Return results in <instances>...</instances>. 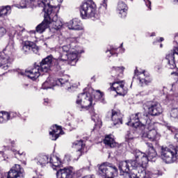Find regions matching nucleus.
<instances>
[{
	"label": "nucleus",
	"mask_w": 178,
	"mask_h": 178,
	"mask_svg": "<svg viewBox=\"0 0 178 178\" xmlns=\"http://www.w3.org/2000/svg\"><path fill=\"white\" fill-rule=\"evenodd\" d=\"M83 52L84 51L80 49V47L76 45V42H71L68 45L60 47V56L58 59L54 58L52 55L47 56L42 60L40 65H36L29 71H19L18 74L21 76H26L31 80H37L42 73H48L51 66H54V69L57 72L62 70V67L60 66L62 60H67L70 66H76V63L79 60V54H83Z\"/></svg>",
	"instance_id": "f257e3e1"
},
{
	"label": "nucleus",
	"mask_w": 178,
	"mask_h": 178,
	"mask_svg": "<svg viewBox=\"0 0 178 178\" xmlns=\"http://www.w3.org/2000/svg\"><path fill=\"white\" fill-rule=\"evenodd\" d=\"M147 150L146 153L147 155L138 150L135 149L134 151V155L136 158L135 160H128L124 161H120L118 164V169L120 170V176H124L125 175H129V172L131 170L130 169H143L144 168H147L148 162L151 161L152 162H155L156 161V151L154 148L152 143H146Z\"/></svg>",
	"instance_id": "f03ea898"
},
{
	"label": "nucleus",
	"mask_w": 178,
	"mask_h": 178,
	"mask_svg": "<svg viewBox=\"0 0 178 178\" xmlns=\"http://www.w3.org/2000/svg\"><path fill=\"white\" fill-rule=\"evenodd\" d=\"M38 6L43 8L42 11L47 15V19L50 22V30H60L63 22L58 17L59 8L51 5V0H38Z\"/></svg>",
	"instance_id": "7ed1b4c3"
},
{
	"label": "nucleus",
	"mask_w": 178,
	"mask_h": 178,
	"mask_svg": "<svg viewBox=\"0 0 178 178\" xmlns=\"http://www.w3.org/2000/svg\"><path fill=\"white\" fill-rule=\"evenodd\" d=\"M143 123H145V129L147 131H153V130H156V123L154 121H151L148 117V114L138 113L136 114H133L130 117V121L127 122V126H131L132 127H140L143 126Z\"/></svg>",
	"instance_id": "20e7f679"
},
{
	"label": "nucleus",
	"mask_w": 178,
	"mask_h": 178,
	"mask_svg": "<svg viewBox=\"0 0 178 178\" xmlns=\"http://www.w3.org/2000/svg\"><path fill=\"white\" fill-rule=\"evenodd\" d=\"M27 34H29V32L20 26H16L15 30L11 32V35L15 37L17 40L22 41V51L26 54L31 52V44H33V42L27 40Z\"/></svg>",
	"instance_id": "39448f33"
},
{
	"label": "nucleus",
	"mask_w": 178,
	"mask_h": 178,
	"mask_svg": "<svg viewBox=\"0 0 178 178\" xmlns=\"http://www.w3.org/2000/svg\"><path fill=\"white\" fill-rule=\"evenodd\" d=\"M55 86L65 87L68 91L74 88V86L72 83L69 82V79L67 77L63 76L60 79H54L51 76H49L44 83H42V88H43V90H48L49 88H52V87H55Z\"/></svg>",
	"instance_id": "423d86ee"
},
{
	"label": "nucleus",
	"mask_w": 178,
	"mask_h": 178,
	"mask_svg": "<svg viewBox=\"0 0 178 178\" xmlns=\"http://www.w3.org/2000/svg\"><path fill=\"white\" fill-rule=\"evenodd\" d=\"M80 13L82 19L95 17L97 4L92 0H88L80 6Z\"/></svg>",
	"instance_id": "0eeeda50"
},
{
	"label": "nucleus",
	"mask_w": 178,
	"mask_h": 178,
	"mask_svg": "<svg viewBox=\"0 0 178 178\" xmlns=\"http://www.w3.org/2000/svg\"><path fill=\"white\" fill-rule=\"evenodd\" d=\"M98 172L102 178H115L118 176V168L108 163H103L99 166Z\"/></svg>",
	"instance_id": "6e6552de"
},
{
	"label": "nucleus",
	"mask_w": 178,
	"mask_h": 178,
	"mask_svg": "<svg viewBox=\"0 0 178 178\" xmlns=\"http://www.w3.org/2000/svg\"><path fill=\"white\" fill-rule=\"evenodd\" d=\"M76 102L81 111L83 109L88 111L92 105V97L90 93L83 92L78 95V99Z\"/></svg>",
	"instance_id": "1a4fd4ad"
},
{
	"label": "nucleus",
	"mask_w": 178,
	"mask_h": 178,
	"mask_svg": "<svg viewBox=\"0 0 178 178\" xmlns=\"http://www.w3.org/2000/svg\"><path fill=\"white\" fill-rule=\"evenodd\" d=\"M134 170H138V174L134 172L129 170L128 174H125L124 177L129 178H152V175L151 172L145 170L147 168H133Z\"/></svg>",
	"instance_id": "9d476101"
},
{
	"label": "nucleus",
	"mask_w": 178,
	"mask_h": 178,
	"mask_svg": "<svg viewBox=\"0 0 178 178\" xmlns=\"http://www.w3.org/2000/svg\"><path fill=\"white\" fill-rule=\"evenodd\" d=\"M135 74L138 76V80L139 81V86L140 87H144L145 86H149L152 82V79L149 77V74L143 71V72H138V70H135Z\"/></svg>",
	"instance_id": "9b49d317"
},
{
	"label": "nucleus",
	"mask_w": 178,
	"mask_h": 178,
	"mask_svg": "<svg viewBox=\"0 0 178 178\" xmlns=\"http://www.w3.org/2000/svg\"><path fill=\"white\" fill-rule=\"evenodd\" d=\"M148 113L152 116H158L162 113V106L158 102H147Z\"/></svg>",
	"instance_id": "f8f14e48"
},
{
	"label": "nucleus",
	"mask_w": 178,
	"mask_h": 178,
	"mask_svg": "<svg viewBox=\"0 0 178 178\" xmlns=\"http://www.w3.org/2000/svg\"><path fill=\"white\" fill-rule=\"evenodd\" d=\"M10 57L6 54V50L0 51V68L8 70L10 67Z\"/></svg>",
	"instance_id": "ddd939ff"
},
{
	"label": "nucleus",
	"mask_w": 178,
	"mask_h": 178,
	"mask_svg": "<svg viewBox=\"0 0 178 178\" xmlns=\"http://www.w3.org/2000/svg\"><path fill=\"white\" fill-rule=\"evenodd\" d=\"M111 90L115 91L118 95L124 96L127 94V88L124 87L123 82L117 81L112 83Z\"/></svg>",
	"instance_id": "4468645a"
},
{
	"label": "nucleus",
	"mask_w": 178,
	"mask_h": 178,
	"mask_svg": "<svg viewBox=\"0 0 178 178\" xmlns=\"http://www.w3.org/2000/svg\"><path fill=\"white\" fill-rule=\"evenodd\" d=\"M57 178H76V173L73 168H63L57 170Z\"/></svg>",
	"instance_id": "2eb2a0df"
},
{
	"label": "nucleus",
	"mask_w": 178,
	"mask_h": 178,
	"mask_svg": "<svg viewBox=\"0 0 178 178\" xmlns=\"http://www.w3.org/2000/svg\"><path fill=\"white\" fill-rule=\"evenodd\" d=\"M44 20L36 26V33H38L39 34H42L47 29H50L51 27V21L48 20L47 13H44Z\"/></svg>",
	"instance_id": "dca6fc26"
},
{
	"label": "nucleus",
	"mask_w": 178,
	"mask_h": 178,
	"mask_svg": "<svg viewBox=\"0 0 178 178\" xmlns=\"http://www.w3.org/2000/svg\"><path fill=\"white\" fill-rule=\"evenodd\" d=\"M141 137L143 140L147 138L149 141H158L161 138V134L156 130L147 131L143 132Z\"/></svg>",
	"instance_id": "f3484780"
},
{
	"label": "nucleus",
	"mask_w": 178,
	"mask_h": 178,
	"mask_svg": "<svg viewBox=\"0 0 178 178\" xmlns=\"http://www.w3.org/2000/svg\"><path fill=\"white\" fill-rule=\"evenodd\" d=\"M108 114L111 116V120L114 126L116 124H122V118L123 115L121 114L120 111L112 110L111 112H108Z\"/></svg>",
	"instance_id": "a211bd4d"
},
{
	"label": "nucleus",
	"mask_w": 178,
	"mask_h": 178,
	"mask_svg": "<svg viewBox=\"0 0 178 178\" xmlns=\"http://www.w3.org/2000/svg\"><path fill=\"white\" fill-rule=\"evenodd\" d=\"M22 170L20 165H15L8 173L7 178H21Z\"/></svg>",
	"instance_id": "6ab92c4d"
},
{
	"label": "nucleus",
	"mask_w": 178,
	"mask_h": 178,
	"mask_svg": "<svg viewBox=\"0 0 178 178\" xmlns=\"http://www.w3.org/2000/svg\"><path fill=\"white\" fill-rule=\"evenodd\" d=\"M34 161L41 168H44L49 163V156L45 154H39L34 159Z\"/></svg>",
	"instance_id": "aec40b11"
},
{
	"label": "nucleus",
	"mask_w": 178,
	"mask_h": 178,
	"mask_svg": "<svg viewBox=\"0 0 178 178\" xmlns=\"http://www.w3.org/2000/svg\"><path fill=\"white\" fill-rule=\"evenodd\" d=\"M129 8L127 7V4L124 2L120 1L118 2V6H117V13L120 15V17H122V19L126 17L127 16V10Z\"/></svg>",
	"instance_id": "412c9836"
},
{
	"label": "nucleus",
	"mask_w": 178,
	"mask_h": 178,
	"mask_svg": "<svg viewBox=\"0 0 178 178\" xmlns=\"http://www.w3.org/2000/svg\"><path fill=\"white\" fill-rule=\"evenodd\" d=\"M90 114L91 115V119L95 122V127L94 130L97 129V130H99L101 129V126L102 124V122L101 121V118H99V116L98 114L95 113V111L94 108H91L90 110Z\"/></svg>",
	"instance_id": "4be33fe9"
},
{
	"label": "nucleus",
	"mask_w": 178,
	"mask_h": 178,
	"mask_svg": "<svg viewBox=\"0 0 178 178\" xmlns=\"http://www.w3.org/2000/svg\"><path fill=\"white\" fill-rule=\"evenodd\" d=\"M67 27L69 30H83V26L79 19H74L67 23Z\"/></svg>",
	"instance_id": "5701e85b"
},
{
	"label": "nucleus",
	"mask_w": 178,
	"mask_h": 178,
	"mask_svg": "<svg viewBox=\"0 0 178 178\" xmlns=\"http://www.w3.org/2000/svg\"><path fill=\"white\" fill-rule=\"evenodd\" d=\"M52 131L49 132L51 140L55 141L59 138V134H62V127L58 125H54L51 127Z\"/></svg>",
	"instance_id": "b1692460"
},
{
	"label": "nucleus",
	"mask_w": 178,
	"mask_h": 178,
	"mask_svg": "<svg viewBox=\"0 0 178 178\" xmlns=\"http://www.w3.org/2000/svg\"><path fill=\"white\" fill-rule=\"evenodd\" d=\"M35 0H21L20 3L15 4V6L18 9H26V8H34Z\"/></svg>",
	"instance_id": "393cba45"
},
{
	"label": "nucleus",
	"mask_w": 178,
	"mask_h": 178,
	"mask_svg": "<svg viewBox=\"0 0 178 178\" xmlns=\"http://www.w3.org/2000/svg\"><path fill=\"white\" fill-rule=\"evenodd\" d=\"M49 164L52 167L54 170H58L56 168H60L62 165V161H60V159L56 156H51L49 158Z\"/></svg>",
	"instance_id": "a878e982"
},
{
	"label": "nucleus",
	"mask_w": 178,
	"mask_h": 178,
	"mask_svg": "<svg viewBox=\"0 0 178 178\" xmlns=\"http://www.w3.org/2000/svg\"><path fill=\"white\" fill-rule=\"evenodd\" d=\"M73 148H76V154L79 156H81L83 155V149L86 147V145L83 143V141L81 140H76L72 143Z\"/></svg>",
	"instance_id": "bb28decb"
},
{
	"label": "nucleus",
	"mask_w": 178,
	"mask_h": 178,
	"mask_svg": "<svg viewBox=\"0 0 178 178\" xmlns=\"http://www.w3.org/2000/svg\"><path fill=\"white\" fill-rule=\"evenodd\" d=\"M14 113H8L6 111H1L0 112V123H6L8 120H10L12 119V115H13Z\"/></svg>",
	"instance_id": "cd10ccee"
},
{
	"label": "nucleus",
	"mask_w": 178,
	"mask_h": 178,
	"mask_svg": "<svg viewBox=\"0 0 178 178\" xmlns=\"http://www.w3.org/2000/svg\"><path fill=\"white\" fill-rule=\"evenodd\" d=\"M104 143L105 145L110 148H115V147H116V142H115V139L112 137V135L106 136Z\"/></svg>",
	"instance_id": "c85d7f7f"
},
{
	"label": "nucleus",
	"mask_w": 178,
	"mask_h": 178,
	"mask_svg": "<svg viewBox=\"0 0 178 178\" xmlns=\"http://www.w3.org/2000/svg\"><path fill=\"white\" fill-rule=\"evenodd\" d=\"M124 72V67H112L110 71V73L112 74L113 77H118L120 73Z\"/></svg>",
	"instance_id": "c756f323"
},
{
	"label": "nucleus",
	"mask_w": 178,
	"mask_h": 178,
	"mask_svg": "<svg viewBox=\"0 0 178 178\" xmlns=\"http://www.w3.org/2000/svg\"><path fill=\"white\" fill-rule=\"evenodd\" d=\"M10 6H6L0 8V17H5L8 13H10Z\"/></svg>",
	"instance_id": "7c9ffc66"
},
{
	"label": "nucleus",
	"mask_w": 178,
	"mask_h": 178,
	"mask_svg": "<svg viewBox=\"0 0 178 178\" xmlns=\"http://www.w3.org/2000/svg\"><path fill=\"white\" fill-rule=\"evenodd\" d=\"M171 119H178V108H172L170 112Z\"/></svg>",
	"instance_id": "2f4dec72"
},
{
	"label": "nucleus",
	"mask_w": 178,
	"mask_h": 178,
	"mask_svg": "<svg viewBox=\"0 0 178 178\" xmlns=\"http://www.w3.org/2000/svg\"><path fill=\"white\" fill-rule=\"evenodd\" d=\"M116 51H118V48L111 47V49H108L106 51V53L109 54H108V56H109V57H111L113 55H115V56H118V53L116 52Z\"/></svg>",
	"instance_id": "473e14b6"
},
{
	"label": "nucleus",
	"mask_w": 178,
	"mask_h": 178,
	"mask_svg": "<svg viewBox=\"0 0 178 178\" xmlns=\"http://www.w3.org/2000/svg\"><path fill=\"white\" fill-rule=\"evenodd\" d=\"M149 95V89L148 88H144L143 90L140 91L137 95H140V97H145V95Z\"/></svg>",
	"instance_id": "72a5a7b5"
},
{
	"label": "nucleus",
	"mask_w": 178,
	"mask_h": 178,
	"mask_svg": "<svg viewBox=\"0 0 178 178\" xmlns=\"http://www.w3.org/2000/svg\"><path fill=\"white\" fill-rule=\"evenodd\" d=\"M173 99H175V98H172V95H167L166 99L164 101V104L165 105H170L172 104V102H173Z\"/></svg>",
	"instance_id": "f704fd0d"
},
{
	"label": "nucleus",
	"mask_w": 178,
	"mask_h": 178,
	"mask_svg": "<svg viewBox=\"0 0 178 178\" xmlns=\"http://www.w3.org/2000/svg\"><path fill=\"white\" fill-rule=\"evenodd\" d=\"M33 52V54H37L38 52V47L35 44V43L32 42L31 46V52Z\"/></svg>",
	"instance_id": "c9c22d12"
},
{
	"label": "nucleus",
	"mask_w": 178,
	"mask_h": 178,
	"mask_svg": "<svg viewBox=\"0 0 178 178\" xmlns=\"http://www.w3.org/2000/svg\"><path fill=\"white\" fill-rule=\"evenodd\" d=\"M133 138H134V137L133 136V135L131 134V133L127 132V134L125 136V139H126L127 141H130V140H133Z\"/></svg>",
	"instance_id": "e433bc0d"
},
{
	"label": "nucleus",
	"mask_w": 178,
	"mask_h": 178,
	"mask_svg": "<svg viewBox=\"0 0 178 178\" xmlns=\"http://www.w3.org/2000/svg\"><path fill=\"white\" fill-rule=\"evenodd\" d=\"M6 34V29L4 27H0V37H3Z\"/></svg>",
	"instance_id": "4c0bfd02"
},
{
	"label": "nucleus",
	"mask_w": 178,
	"mask_h": 178,
	"mask_svg": "<svg viewBox=\"0 0 178 178\" xmlns=\"http://www.w3.org/2000/svg\"><path fill=\"white\" fill-rule=\"evenodd\" d=\"M11 151H12V152H13V154H15V155H17V154H18V155H26V153H25V152H20V151H16V150L14 149H12Z\"/></svg>",
	"instance_id": "58836bf2"
},
{
	"label": "nucleus",
	"mask_w": 178,
	"mask_h": 178,
	"mask_svg": "<svg viewBox=\"0 0 178 178\" xmlns=\"http://www.w3.org/2000/svg\"><path fill=\"white\" fill-rule=\"evenodd\" d=\"M96 94L98 96V99H102L104 97V93L101 90H96Z\"/></svg>",
	"instance_id": "ea45409f"
},
{
	"label": "nucleus",
	"mask_w": 178,
	"mask_h": 178,
	"mask_svg": "<svg viewBox=\"0 0 178 178\" xmlns=\"http://www.w3.org/2000/svg\"><path fill=\"white\" fill-rule=\"evenodd\" d=\"M108 0H103L101 3V6L104 7L105 9L108 8Z\"/></svg>",
	"instance_id": "a19ab883"
},
{
	"label": "nucleus",
	"mask_w": 178,
	"mask_h": 178,
	"mask_svg": "<svg viewBox=\"0 0 178 178\" xmlns=\"http://www.w3.org/2000/svg\"><path fill=\"white\" fill-rule=\"evenodd\" d=\"M146 6L149 8V10H151V1L149 0H144Z\"/></svg>",
	"instance_id": "79ce46f5"
},
{
	"label": "nucleus",
	"mask_w": 178,
	"mask_h": 178,
	"mask_svg": "<svg viewBox=\"0 0 178 178\" xmlns=\"http://www.w3.org/2000/svg\"><path fill=\"white\" fill-rule=\"evenodd\" d=\"M65 159L66 161H72V156H70V154H67L65 155Z\"/></svg>",
	"instance_id": "37998d69"
},
{
	"label": "nucleus",
	"mask_w": 178,
	"mask_h": 178,
	"mask_svg": "<svg viewBox=\"0 0 178 178\" xmlns=\"http://www.w3.org/2000/svg\"><path fill=\"white\" fill-rule=\"evenodd\" d=\"M171 74H172V75L175 74V76H177V79L176 83H177V84H178V70L176 71V72H171Z\"/></svg>",
	"instance_id": "c03bdc74"
},
{
	"label": "nucleus",
	"mask_w": 178,
	"mask_h": 178,
	"mask_svg": "<svg viewBox=\"0 0 178 178\" xmlns=\"http://www.w3.org/2000/svg\"><path fill=\"white\" fill-rule=\"evenodd\" d=\"M27 37H29V34H35V33H37V31H31L29 33L27 31Z\"/></svg>",
	"instance_id": "a18cd8bd"
},
{
	"label": "nucleus",
	"mask_w": 178,
	"mask_h": 178,
	"mask_svg": "<svg viewBox=\"0 0 178 178\" xmlns=\"http://www.w3.org/2000/svg\"><path fill=\"white\" fill-rule=\"evenodd\" d=\"M155 69L156 71L159 72V70H161V69H162V66L161 65H156L155 67Z\"/></svg>",
	"instance_id": "49530a36"
},
{
	"label": "nucleus",
	"mask_w": 178,
	"mask_h": 178,
	"mask_svg": "<svg viewBox=\"0 0 178 178\" xmlns=\"http://www.w3.org/2000/svg\"><path fill=\"white\" fill-rule=\"evenodd\" d=\"M51 102L49 101V99H44V105H48V104H49Z\"/></svg>",
	"instance_id": "de8ad7c7"
},
{
	"label": "nucleus",
	"mask_w": 178,
	"mask_h": 178,
	"mask_svg": "<svg viewBox=\"0 0 178 178\" xmlns=\"http://www.w3.org/2000/svg\"><path fill=\"white\" fill-rule=\"evenodd\" d=\"M35 173H36V176H33V178H41V175L37 174V171H35Z\"/></svg>",
	"instance_id": "09e8293b"
},
{
	"label": "nucleus",
	"mask_w": 178,
	"mask_h": 178,
	"mask_svg": "<svg viewBox=\"0 0 178 178\" xmlns=\"http://www.w3.org/2000/svg\"><path fill=\"white\" fill-rule=\"evenodd\" d=\"M163 38H160L159 40H157L158 42H162L163 41Z\"/></svg>",
	"instance_id": "8fccbe9b"
},
{
	"label": "nucleus",
	"mask_w": 178,
	"mask_h": 178,
	"mask_svg": "<svg viewBox=\"0 0 178 178\" xmlns=\"http://www.w3.org/2000/svg\"><path fill=\"white\" fill-rule=\"evenodd\" d=\"M11 145L13 147H15V140L11 141Z\"/></svg>",
	"instance_id": "3c124183"
},
{
	"label": "nucleus",
	"mask_w": 178,
	"mask_h": 178,
	"mask_svg": "<svg viewBox=\"0 0 178 178\" xmlns=\"http://www.w3.org/2000/svg\"><path fill=\"white\" fill-rule=\"evenodd\" d=\"M175 3H177L178 5V0H174Z\"/></svg>",
	"instance_id": "603ef678"
},
{
	"label": "nucleus",
	"mask_w": 178,
	"mask_h": 178,
	"mask_svg": "<svg viewBox=\"0 0 178 178\" xmlns=\"http://www.w3.org/2000/svg\"><path fill=\"white\" fill-rule=\"evenodd\" d=\"M27 86H29V85L28 84H24L23 85L24 88H26V87H27Z\"/></svg>",
	"instance_id": "864d4df0"
},
{
	"label": "nucleus",
	"mask_w": 178,
	"mask_h": 178,
	"mask_svg": "<svg viewBox=\"0 0 178 178\" xmlns=\"http://www.w3.org/2000/svg\"><path fill=\"white\" fill-rule=\"evenodd\" d=\"M95 76H93V77H92V80H94V81H95Z\"/></svg>",
	"instance_id": "5fc2aeb1"
},
{
	"label": "nucleus",
	"mask_w": 178,
	"mask_h": 178,
	"mask_svg": "<svg viewBox=\"0 0 178 178\" xmlns=\"http://www.w3.org/2000/svg\"><path fill=\"white\" fill-rule=\"evenodd\" d=\"M154 35H155V33H153L152 34V37H154Z\"/></svg>",
	"instance_id": "6e6d98bb"
},
{
	"label": "nucleus",
	"mask_w": 178,
	"mask_h": 178,
	"mask_svg": "<svg viewBox=\"0 0 178 178\" xmlns=\"http://www.w3.org/2000/svg\"><path fill=\"white\" fill-rule=\"evenodd\" d=\"M173 88H175V85H172V88L171 89V90H173Z\"/></svg>",
	"instance_id": "4d7b16f0"
},
{
	"label": "nucleus",
	"mask_w": 178,
	"mask_h": 178,
	"mask_svg": "<svg viewBox=\"0 0 178 178\" xmlns=\"http://www.w3.org/2000/svg\"><path fill=\"white\" fill-rule=\"evenodd\" d=\"M70 41H74V38H72V39L70 40Z\"/></svg>",
	"instance_id": "13d9d810"
},
{
	"label": "nucleus",
	"mask_w": 178,
	"mask_h": 178,
	"mask_svg": "<svg viewBox=\"0 0 178 178\" xmlns=\"http://www.w3.org/2000/svg\"><path fill=\"white\" fill-rule=\"evenodd\" d=\"M162 47H163V44H160V48H162Z\"/></svg>",
	"instance_id": "bf43d9fd"
},
{
	"label": "nucleus",
	"mask_w": 178,
	"mask_h": 178,
	"mask_svg": "<svg viewBox=\"0 0 178 178\" xmlns=\"http://www.w3.org/2000/svg\"><path fill=\"white\" fill-rule=\"evenodd\" d=\"M175 38L176 39H177L178 38V35H175Z\"/></svg>",
	"instance_id": "052dcab7"
},
{
	"label": "nucleus",
	"mask_w": 178,
	"mask_h": 178,
	"mask_svg": "<svg viewBox=\"0 0 178 178\" xmlns=\"http://www.w3.org/2000/svg\"><path fill=\"white\" fill-rule=\"evenodd\" d=\"M110 85H111V86H112V83H110Z\"/></svg>",
	"instance_id": "680f3d73"
},
{
	"label": "nucleus",
	"mask_w": 178,
	"mask_h": 178,
	"mask_svg": "<svg viewBox=\"0 0 178 178\" xmlns=\"http://www.w3.org/2000/svg\"><path fill=\"white\" fill-rule=\"evenodd\" d=\"M44 45H47V43H44Z\"/></svg>",
	"instance_id": "e2e57ef3"
}]
</instances>
